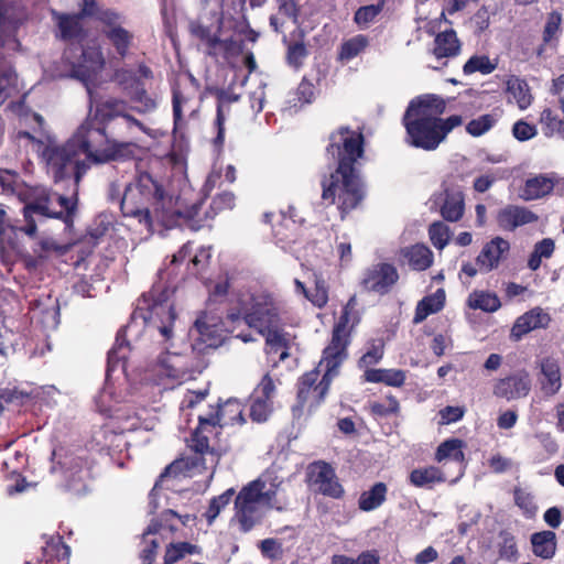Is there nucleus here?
Listing matches in <instances>:
<instances>
[{
    "instance_id": "f257e3e1",
    "label": "nucleus",
    "mask_w": 564,
    "mask_h": 564,
    "mask_svg": "<svg viewBox=\"0 0 564 564\" xmlns=\"http://www.w3.org/2000/svg\"><path fill=\"white\" fill-rule=\"evenodd\" d=\"M141 318L145 332L151 337H159L162 345V351L152 366V371L159 378L172 380H185L191 377L192 362L185 355L171 352L174 338L175 312L173 305L167 301L151 302L150 296L143 295L133 313V322L127 326L124 333L132 334L137 326V321Z\"/></svg>"
},
{
    "instance_id": "f03ea898",
    "label": "nucleus",
    "mask_w": 564,
    "mask_h": 564,
    "mask_svg": "<svg viewBox=\"0 0 564 564\" xmlns=\"http://www.w3.org/2000/svg\"><path fill=\"white\" fill-rule=\"evenodd\" d=\"M327 151L338 160V166L329 177L322 182V199L327 204H337L343 214L356 208L365 192L354 163L364 153L362 135L340 128L330 135Z\"/></svg>"
},
{
    "instance_id": "ea45409f",
    "label": "nucleus",
    "mask_w": 564,
    "mask_h": 564,
    "mask_svg": "<svg viewBox=\"0 0 564 564\" xmlns=\"http://www.w3.org/2000/svg\"><path fill=\"white\" fill-rule=\"evenodd\" d=\"M445 480L444 474L434 466L416 468L410 474V481L415 487H430L435 482H443Z\"/></svg>"
},
{
    "instance_id": "4d7b16f0",
    "label": "nucleus",
    "mask_w": 564,
    "mask_h": 564,
    "mask_svg": "<svg viewBox=\"0 0 564 564\" xmlns=\"http://www.w3.org/2000/svg\"><path fill=\"white\" fill-rule=\"evenodd\" d=\"M187 101L188 99L180 90L173 91L174 133L178 132L184 124L182 110Z\"/></svg>"
},
{
    "instance_id": "13d9d810",
    "label": "nucleus",
    "mask_w": 564,
    "mask_h": 564,
    "mask_svg": "<svg viewBox=\"0 0 564 564\" xmlns=\"http://www.w3.org/2000/svg\"><path fill=\"white\" fill-rule=\"evenodd\" d=\"M332 564H379V560L375 554L364 552L357 558L346 555H334Z\"/></svg>"
},
{
    "instance_id": "052dcab7",
    "label": "nucleus",
    "mask_w": 564,
    "mask_h": 564,
    "mask_svg": "<svg viewBox=\"0 0 564 564\" xmlns=\"http://www.w3.org/2000/svg\"><path fill=\"white\" fill-rule=\"evenodd\" d=\"M306 297L317 307H323L328 301V292L325 281L317 279L315 289L307 292Z\"/></svg>"
},
{
    "instance_id": "0eeeda50",
    "label": "nucleus",
    "mask_w": 564,
    "mask_h": 564,
    "mask_svg": "<svg viewBox=\"0 0 564 564\" xmlns=\"http://www.w3.org/2000/svg\"><path fill=\"white\" fill-rule=\"evenodd\" d=\"M102 138L104 129L87 121L66 143L50 142L44 148L42 155L55 181L74 177L77 184L88 167L86 160H91V147Z\"/></svg>"
},
{
    "instance_id": "aec40b11",
    "label": "nucleus",
    "mask_w": 564,
    "mask_h": 564,
    "mask_svg": "<svg viewBox=\"0 0 564 564\" xmlns=\"http://www.w3.org/2000/svg\"><path fill=\"white\" fill-rule=\"evenodd\" d=\"M108 109V116L115 119L117 128H126L129 137L133 138L137 130L154 137L153 130L147 127L141 120L137 119L127 105L121 100L107 101L105 105Z\"/></svg>"
},
{
    "instance_id": "423d86ee",
    "label": "nucleus",
    "mask_w": 564,
    "mask_h": 564,
    "mask_svg": "<svg viewBox=\"0 0 564 564\" xmlns=\"http://www.w3.org/2000/svg\"><path fill=\"white\" fill-rule=\"evenodd\" d=\"M227 319L238 325L246 324L264 336L268 354L280 352L281 361L289 357V350L295 346L296 336L279 327L278 308L268 294H250L241 301L240 312L228 315Z\"/></svg>"
},
{
    "instance_id": "680f3d73",
    "label": "nucleus",
    "mask_w": 564,
    "mask_h": 564,
    "mask_svg": "<svg viewBox=\"0 0 564 564\" xmlns=\"http://www.w3.org/2000/svg\"><path fill=\"white\" fill-rule=\"evenodd\" d=\"M380 7L378 6H367L357 10L355 13V22L361 28L365 29L368 26L370 22L379 14Z\"/></svg>"
},
{
    "instance_id": "0e129e2a",
    "label": "nucleus",
    "mask_w": 564,
    "mask_h": 564,
    "mask_svg": "<svg viewBox=\"0 0 564 564\" xmlns=\"http://www.w3.org/2000/svg\"><path fill=\"white\" fill-rule=\"evenodd\" d=\"M126 358H127V355H126L124 340H123L122 336L119 334L116 338V344H115L113 348L108 354V364H109L108 371L111 370V368L113 367L116 361L123 360Z\"/></svg>"
},
{
    "instance_id": "6e6d98bb",
    "label": "nucleus",
    "mask_w": 564,
    "mask_h": 564,
    "mask_svg": "<svg viewBox=\"0 0 564 564\" xmlns=\"http://www.w3.org/2000/svg\"><path fill=\"white\" fill-rule=\"evenodd\" d=\"M369 406L371 413L378 416H388L399 411V402L392 395L387 397L382 402H371Z\"/></svg>"
},
{
    "instance_id": "c85d7f7f",
    "label": "nucleus",
    "mask_w": 564,
    "mask_h": 564,
    "mask_svg": "<svg viewBox=\"0 0 564 564\" xmlns=\"http://www.w3.org/2000/svg\"><path fill=\"white\" fill-rule=\"evenodd\" d=\"M401 256L416 271L426 270L433 263L432 251L426 246L420 243L401 249Z\"/></svg>"
},
{
    "instance_id": "f704fd0d",
    "label": "nucleus",
    "mask_w": 564,
    "mask_h": 564,
    "mask_svg": "<svg viewBox=\"0 0 564 564\" xmlns=\"http://www.w3.org/2000/svg\"><path fill=\"white\" fill-rule=\"evenodd\" d=\"M364 377L368 382H383L391 387H401L405 381V372L399 369H367Z\"/></svg>"
},
{
    "instance_id": "b1692460",
    "label": "nucleus",
    "mask_w": 564,
    "mask_h": 564,
    "mask_svg": "<svg viewBox=\"0 0 564 564\" xmlns=\"http://www.w3.org/2000/svg\"><path fill=\"white\" fill-rule=\"evenodd\" d=\"M551 318L550 315L540 307H535L523 315L519 316L510 333L511 339L518 341L528 333L538 329L545 328Z\"/></svg>"
},
{
    "instance_id": "9d476101",
    "label": "nucleus",
    "mask_w": 564,
    "mask_h": 564,
    "mask_svg": "<svg viewBox=\"0 0 564 564\" xmlns=\"http://www.w3.org/2000/svg\"><path fill=\"white\" fill-rule=\"evenodd\" d=\"M83 13L101 24L102 34L121 57L128 54L133 43V33L124 28L122 13L100 7L96 0H83Z\"/></svg>"
},
{
    "instance_id": "37998d69",
    "label": "nucleus",
    "mask_w": 564,
    "mask_h": 564,
    "mask_svg": "<svg viewBox=\"0 0 564 564\" xmlns=\"http://www.w3.org/2000/svg\"><path fill=\"white\" fill-rule=\"evenodd\" d=\"M497 67V63L491 62L488 56L475 55L471 56L464 65L463 70L466 75L479 72L481 74H490Z\"/></svg>"
},
{
    "instance_id": "69168bd1",
    "label": "nucleus",
    "mask_w": 564,
    "mask_h": 564,
    "mask_svg": "<svg viewBox=\"0 0 564 564\" xmlns=\"http://www.w3.org/2000/svg\"><path fill=\"white\" fill-rule=\"evenodd\" d=\"M512 133L519 141H527L535 135L536 130L533 126L520 120L513 124Z\"/></svg>"
},
{
    "instance_id": "58836bf2",
    "label": "nucleus",
    "mask_w": 564,
    "mask_h": 564,
    "mask_svg": "<svg viewBox=\"0 0 564 564\" xmlns=\"http://www.w3.org/2000/svg\"><path fill=\"white\" fill-rule=\"evenodd\" d=\"M132 106L130 110L147 116L154 112L158 108V100L155 97L150 96L144 88L137 87L130 95Z\"/></svg>"
},
{
    "instance_id": "a19ab883",
    "label": "nucleus",
    "mask_w": 564,
    "mask_h": 564,
    "mask_svg": "<svg viewBox=\"0 0 564 564\" xmlns=\"http://www.w3.org/2000/svg\"><path fill=\"white\" fill-rule=\"evenodd\" d=\"M368 45L369 40L366 35H355L341 43L338 59L341 62H349L364 52Z\"/></svg>"
},
{
    "instance_id": "dca6fc26",
    "label": "nucleus",
    "mask_w": 564,
    "mask_h": 564,
    "mask_svg": "<svg viewBox=\"0 0 564 564\" xmlns=\"http://www.w3.org/2000/svg\"><path fill=\"white\" fill-rule=\"evenodd\" d=\"M105 58L99 44L94 43L82 50L80 61L72 64L69 76L87 84L93 76L102 69Z\"/></svg>"
},
{
    "instance_id": "a18cd8bd",
    "label": "nucleus",
    "mask_w": 564,
    "mask_h": 564,
    "mask_svg": "<svg viewBox=\"0 0 564 564\" xmlns=\"http://www.w3.org/2000/svg\"><path fill=\"white\" fill-rule=\"evenodd\" d=\"M384 344L381 339H376L370 343L367 351L359 359V367L365 369H372L371 366L378 364L383 357Z\"/></svg>"
},
{
    "instance_id": "a211bd4d",
    "label": "nucleus",
    "mask_w": 564,
    "mask_h": 564,
    "mask_svg": "<svg viewBox=\"0 0 564 564\" xmlns=\"http://www.w3.org/2000/svg\"><path fill=\"white\" fill-rule=\"evenodd\" d=\"M135 144L132 142H117L104 138L96 141L91 147V161L105 163L108 161L126 160L133 156Z\"/></svg>"
},
{
    "instance_id": "5701e85b",
    "label": "nucleus",
    "mask_w": 564,
    "mask_h": 564,
    "mask_svg": "<svg viewBox=\"0 0 564 564\" xmlns=\"http://www.w3.org/2000/svg\"><path fill=\"white\" fill-rule=\"evenodd\" d=\"M509 250V241L501 237H496L484 246L476 258V265L481 272H490L498 268L501 260L508 254Z\"/></svg>"
},
{
    "instance_id": "5fc2aeb1",
    "label": "nucleus",
    "mask_w": 564,
    "mask_h": 564,
    "mask_svg": "<svg viewBox=\"0 0 564 564\" xmlns=\"http://www.w3.org/2000/svg\"><path fill=\"white\" fill-rule=\"evenodd\" d=\"M514 502L528 518H531L535 514L538 508L533 496L529 491L521 488H516Z\"/></svg>"
},
{
    "instance_id": "f8f14e48",
    "label": "nucleus",
    "mask_w": 564,
    "mask_h": 564,
    "mask_svg": "<svg viewBox=\"0 0 564 564\" xmlns=\"http://www.w3.org/2000/svg\"><path fill=\"white\" fill-rule=\"evenodd\" d=\"M189 514L181 516L172 509L162 512L159 520H152L148 529L143 533V542L148 544L142 551L143 564H152L155 557L156 549L160 545V538L165 533H173L176 528L172 520L178 519L183 524H187L191 520Z\"/></svg>"
},
{
    "instance_id": "09e8293b",
    "label": "nucleus",
    "mask_w": 564,
    "mask_h": 564,
    "mask_svg": "<svg viewBox=\"0 0 564 564\" xmlns=\"http://www.w3.org/2000/svg\"><path fill=\"white\" fill-rule=\"evenodd\" d=\"M496 122L497 119L494 115H482L469 121L468 124L466 126V130L473 137H480L485 134L487 131H489L495 126Z\"/></svg>"
},
{
    "instance_id": "c756f323",
    "label": "nucleus",
    "mask_w": 564,
    "mask_h": 564,
    "mask_svg": "<svg viewBox=\"0 0 564 564\" xmlns=\"http://www.w3.org/2000/svg\"><path fill=\"white\" fill-rule=\"evenodd\" d=\"M54 17L56 19L62 39L72 41V40H78L83 35L84 29H83L80 20L83 17H86L83 13V9L80 10V13H78V14L54 13Z\"/></svg>"
},
{
    "instance_id": "1a4fd4ad",
    "label": "nucleus",
    "mask_w": 564,
    "mask_h": 564,
    "mask_svg": "<svg viewBox=\"0 0 564 564\" xmlns=\"http://www.w3.org/2000/svg\"><path fill=\"white\" fill-rule=\"evenodd\" d=\"M74 207L75 203L72 198L48 193L43 188L39 191L37 196L31 203L23 207L24 226L11 224L6 218V212L0 208V242L1 245L8 243L12 249H18L13 236H17L18 232H24L32 237L36 231L35 215L46 218H61L64 212L69 213Z\"/></svg>"
},
{
    "instance_id": "f3484780",
    "label": "nucleus",
    "mask_w": 564,
    "mask_h": 564,
    "mask_svg": "<svg viewBox=\"0 0 564 564\" xmlns=\"http://www.w3.org/2000/svg\"><path fill=\"white\" fill-rule=\"evenodd\" d=\"M539 369L536 380L545 397L555 395L562 388V372L558 359L545 356L536 360Z\"/></svg>"
},
{
    "instance_id": "7ed1b4c3",
    "label": "nucleus",
    "mask_w": 564,
    "mask_h": 564,
    "mask_svg": "<svg viewBox=\"0 0 564 564\" xmlns=\"http://www.w3.org/2000/svg\"><path fill=\"white\" fill-rule=\"evenodd\" d=\"M356 297L349 299L343 314L334 327L330 344L324 349L323 358L317 368L304 373L299 381L297 401L293 406V415L300 417L304 411L311 414L325 399L337 369L347 357V324L349 314L355 310Z\"/></svg>"
},
{
    "instance_id": "39448f33",
    "label": "nucleus",
    "mask_w": 564,
    "mask_h": 564,
    "mask_svg": "<svg viewBox=\"0 0 564 564\" xmlns=\"http://www.w3.org/2000/svg\"><path fill=\"white\" fill-rule=\"evenodd\" d=\"M124 217L134 218L149 231L156 226L172 228L183 218L178 209L173 208L171 198H165L159 184L148 173H141L130 183L120 202Z\"/></svg>"
},
{
    "instance_id": "4be33fe9",
    "label": "nucleus",
    "mask_w": 564,
    "mask_h": 564,
    "mask_svg": "<svg viewBox=\"0 0 564 564\" xmlns=\"http://www.w3.org/2000/svg\"><path fill=\"white\" fill-rule=\"evenodd\" d=\"M444 203L441 207V214L447 221H457L464 214V195L460 187L456 184V177L448 176L443 181Z\"/></svg>"
},
{
    "instance_id": "c9c22d12",
    "label": "nucleus",
    "mask_w": 564,
    "mask_h": 564,
    "mask_svg": "<svg viewBox=\"0 0 564 564\" xmlns=\"http://www.w3.org/2000/svg\"><path fill=\"white\" fill-rule=\"evenodd\" d=\"M467 304L473 310H480L487 313H494L501 306V302L496 293L484 290L471 292Z\"/></svg>"
},
{
    "instance_id": "3c124183",
    "label": "nucleus",
    "mask_w": 564,
    "mask_h": 564,
    "mask_svg": "<svg viewBox=\"0 0 564 564\" xmlns=\"http://www.w3.org/2000/svg\"><path fill=\"white\" fill-rule=\"evenodd\" d=\"M235 494V490L232 488L227 489L225 492H223L220 496L215 497L210 503L209 508L206 511V518L208 521V524H212L214 520L218 517L220 511L228 506V503L231 501V498Z\"/></svg>"
},
{
    "instance_id": "cd10ccee",
    "label": "nucleus",
    "mask_w": 564,
    "mask_h": 564,
    "mask_svg": "<svg viewBox=\"0 0 564 564\" xmlns=\"http://www.w3.org/2000/svg\"><path fill=\"white\" fill-rule=\"evenodd\" d=\"M444 304L445 292L443 289H438L433 294L423 297L415 307L413 323H422L427 316L440 312L444 307Z\"/></svg>"
},
{
    "instance_id": "c03bdc74",
    "label": "nucleus",
    "mask_w": 564,
    "mask_h": 564,
    "mask_svg": "<svg viewBox=\"0 0 564 564\" xmlns=\"http://www.w3.org/2000/svg\"><path fill=\"white\" fill-rule=\"evenodd\" d=\"M18 77L13 69L0 67V106L17 91Z\"/></svg>"
},
{
    "instance_id": "49530a36",
    "label": "nucleus",
    "mask_w": 564,
    "mask_h": 564,
    "mask_svg": "<svg viewBox=\"0 0 564 564\" xmlns=\"http://www.w3.org/2000/svg\"><path fill=\"white\" fill-rule=\"evenodd\" d=\"M118 403V400L113 397L112 388L107 384L99 395L96 398V405L100 413L115 416L118 410L115 409V405Z\"/></svg>"
},
{
    "instance_id": "338daca9",
    "label": "nucleus",
    "mask_w": 564,
    "mask_h": 564,
    "mask_svg": "<svg viewBox=\"0 0 564 564\" xmlns=\"http://www.w3.org/2000/svg\"><path fill=\"white\" fill-rule=\"evenodd\" d=\"M500 555L507 560H516L518 556V547L516 540L512 535L506 534L503 536L501 546H500Z\"/></svg>"
},
{
    "instance_id": "e2e57ef3",
    "label": "nucleus",
    "mask_w": 564,
    "mask_h": 564,
    "mask_svg": "<svg viewBox=\"0 0 564 564\" xmlns=\"http://www.w3.org/2000/svg\"><path fill=\"white\" fill-rule=\"evenodd\" d=\"M307 51L303 43H294L289 46L288 62L293 67L297 68L302 65L303 59L306 57Z\"/></svg>"
},
{
    "instance_id": "ddd939ff",
    "label": "nucleus",
    "mask_w": 564,
    "mask_h": 564,
    "mask_svg": "<svg viewBox=\"0 0 564 564\" xmlns=\"http://www.w3.org/2000/svg\"><path fill=\"white\" fill-rule=\"evenodd\" d=\"M227 332H235V328L229 329L217 313L202 312L195 319L191 336L205 344L206 348H216L223 344Z\"/></svg>"
},
{
    "instance_id": "bf43d9fd",
    "label": "nucleus",
    "mask_w": 564,
    "mask_h": 564,
    "mask_svg": "<svg viewBox=\"0 0 564 564\" xmlns=\"http://www.w3.org/2000/svg\"><path fill=\"white\" fill-rule=\"evenodd\" d=\"M561 22L562 15L558 12L553 11L547 15L543 31V41L545 43H549L556 37L560 31Z\"/></svg>"
},
{
    "instance_id": "79ce46f5",
    "label": "nucleus",
    "mask_w": 564,
    "mask_h": 564,
    "mask_svg": "<svg viewBox=\"0 0 564 564\" xmlns=\"http://www.w3.org/2000/svg\"><path fill=\"white\" fill-rule=\"evenodd\" d=\"M463 442L457 438L448 440L443 442L436 452L437 462L451 459L459 465L464 460V453L462 451Z\"/></svg>"
},
{
    "instance_id": "6e6552de",
    "label": "nucleus",
    "mask_w": 564,
    "mask_h": 564,
    "mask_svg": "<svg viewBox=\"0 0 564 564\" xmlns=\"http://www.w3.org/2000/svg\"><path fill=\"white\" fill-rule=\"evenodd\" d=\"M280 487L281 481L272 473H264L242 487L235 500L241 531H250L269 510L286 509L288 501L279 497Z\"/></svg>"
},
{
    "instance_id": "9b49d317",
    "label": "nucleus",
    "mask_w": 564,
    "mask_h": 564,
    "mask_svg": "<svg viewBox=\"0 0 564 564\" xmlns=\"http://www.w3.org/2000/svg\"><path fill=\"white\" fill-rule=\"evenodd\" d=\"M223 21V1L203 0L198 19L189 22L188 29L192 36L199 40L209 54H215L223 46L220 40Z\"/></svg>"
},
{
    "instance_id": "72a5a7b5",
    "label": "nucleus",
    "mask_w": 564,
    "mask_h": 564,
    "mask_svg": "<svg viewBox=\"0 0 564 564\" xmlns=\"http://www.w3.org/2000/svg\"><path fill=\"white\" fill-rule=\"evenodd\" d=\"M507 93L510 100H514L521 110L527 109L532 102L529 85L519 77L511 76L507 80Z\"/></svg>"
},
{
    "instance_id": "2eb2a0df",
    "label": "nucleus",
    "mask_w": 564,
    "mask_h": 564,
    "mask_svg": "<svg viewBox=\"0 0 564 564\" xmlns=\"http://www.w3.org/2000/svg\"><path fill=\"white\" fill-rule=\"evenodd\" d=\"M307 477L311 487L324 496L338 499L344 494V489L338 482L334 469L324 462L311 464L308 466Z\"/></svg>"
},
{
    "instance_id": "8fccbe9b",
    "label": "nucleus",
    "mask_w": 564,
    "mask_h": 564,
    "mask_svg": "<svg viewBox=\"0 0 564 564\" xmlns=\"http://www.w3.org/2000/svg\"><path fill=\"white\" fill-rule=\"evenodd\" d=\"M32 318L41 323L44 328L54 329L59 323L58 308L55 305L44 310L34 308L32 311Z\"/></svg>"
},
{
    "instance_id": "473e14b6",
    "label": "nucleus",
    "mask_w": 564,
    "mask_h": 564,
    "mask_svg": "<svg viewBox=\"0 0 564 564\" xmlns=\"http://www.w3.org/2000/svg\"><path fill=\"white\" fill-rule=\"evenodd\" d=\"M554 182L551 177L539 175L527 180L521 197L525 200L541 198L552 192Z\"/></svg>"
},
{
    "instance_id": "393cba45",
    "label": "nucleus",
    "mask_w": 564,
    "mask_h": 564,
    "mask_svg": "<svg viewBox=\"0 0 564 564\" xmlns=\"http://www.w3.org/2000/svg\"><path fill=\"white\" fill-rule=\"evenodd\" d=\"M538 220V216L527 207L508 205L500 209L497 215L498 226L502 230L513 231L518 227L532 224Z\"/></svg>"
},
{
    "instance_id": "603ef678",
    "label": "nucleus",
    "mask_w": 564,
    "mask_h": 564,
    "mask_svg": "<svg viewBox=\"0 0 564 564\" xmlns=\"http://www.w3.org/2000/svg\"><path fill=\"white\" fill-rule=\"evenodd\" d=\"M66 248L56 243L52 238H41L33 247V252L39 258H47L51 254H63Z\"/></svg>"
},
{
    "instance_id": "864d4df0",
    "label": "nucleus",
    "mask_w": 564,
    "mask_h": 564,
    "mask_svg": "<svg viewBox=\"0 0 564 564\" xmlns=\"http://www.w3.org/2000/svg\"><path fill=\"white\" fill-rule=\"evenodd\" d=\"M195 550V546L186 543H170L166 547L163 564H173L181 560L185 554H191Z\"/></svg>"
},
{
    "instance_id": "412c9836",
    "label": "nucleus",
    "mask_w": 564,
    "mask_h": 564,
    "mask_svg": "<svg viewBox=\"0 0 564 564\" xmlns=\"http://www.w3.org/2000/svg\"><path fill=\"white\" fill-rule=\"evenodd\" d=\"M531 391L529 373L520 371L497 381L494 394L508 401L524 398Z\"/></svg>"
},
{
    "instance_id": "774afa93",
    "label": "nucleus",
    "mask_w": 564,
    "mask_h": 564,
    "mask_svg": "<svg viewBox=\"0 0 564 564\" xmlns=\"http://www.w3.org/2000/svg\"><path fill=\"white\" fill-rule=\"evenodd\" d=\"M262 554L270 558H276L281 554V544L275 539H265L260 542Z\"/></svg>"
},
{
    "instance_id": "6ab92c4d",
    "label": "nucleus",
    "mask_w": 564,
    "mask_h": 564,
    "mask_svg": "<svg viewBox=\"0 0 564 564\" xmlns=\"http://www.w3.org/2000/svg\"><path fill=\"white\" fill-rule=\"evenodd\" d=\"M398 279L399 274L393 265L379 263L365 272L361 284L366 290L383 294L389 291Z\"/></svg>"
},
{
    "instance_id": "4468645a",
    "label": "nucleus",
    "mask_w": 564,
    "mask_h": 564,
    "mask_svg": "<svg viewBox=\"0 0 564 564\" xmlns=\"http://www.w3.org/2000/svg\"><path fill=\"white\" fill-rule=\"evenodd\" d=\"M276 387L269 375L263 376L250 397V416L252 421L265 422L273 411Z\"/></svg>"
},
{
    "instance_id": "4c0bfd02",
    "label": "nucleus",
    "mask_w": 564,
    "mask_h": 564,
    "mask_svg": "<svg viewBox=\"0 0 564 564\" xmlns=\"http://www.w3.org/2000/svg\"><path fill=\"white\" fill-rule=\"evenodd\" d=\"M387 490L386 484H375L369 490L360 495L358 500L359 509L371 511L379 508L386 500Z\"/></svg>"
},
{
    "instance_id": "de8ad7c7",
    "label": "nucleus",
    "mask_w": 564,
    "mask_h": 564,
    "mask_svg": "<svg viewBox=\"0 0 564 564\" xmlns=\"http://www.w3.org/2000/svg\"><path fill=\"white\" fill-rule=\"evenodd\" d=\"M429 235L433 246L442 250L449 241L451 230L444 223L435 221L430 226Z\"/></svg>"
},
{
    "instance_id": "7c9ffc66",
    "label": "nucleus",
    "mask_w": 564,
    "mask_h": 564,
    "mask_svg": "<svg viewBox=\"0 0 564 564\" xmlns=\"http://www.w3.org/2000/svg\"><path fill=\"white\" fill-rule=\"evenodd\" d=\"M459 51L460 43L454 30H445L436 35L433 54L437 58L456 56Z\"/></svg>"
},
{
    "instance_id": "e433bc0d",
    "label": "nucleus",
    "mask_w": 564,
    "mask_h": 564,
    "mask_svg": "<svg viewBox=\"0 0 564 564\" xmlns=\"http://www.w3.org/2000/svg\"><path fill=\"white\" fill-rule=\"evenodd\" d=\"M555 251V242L551 238H544L538 241L528 258L527 265L531 271H536L541 268L543 260L552 258Z\"/></svg>"
},
{
    "instance_id": "a878e982",
    "label": "nucleus",
    "mask_w": 564,
    "mask_h": 564,
    "mask_svg": "<svg viewBox=\"0 0 564 564\" xmlns=\"http://www.w3.org/2000/svg\"><path fill=\"white\" fill-rule=\"evenodd\" d=\"M199 422L200 424L241 425L246 422L242 404L237 399H228L224 404L219 405L216 415L210 417L199 416Z\"/></svg>"
},
{
    "instance_id": "2f4dec72",
    "label": "nucleus",
    "mask_w": 564,
    "mask_h": 564,
    "mask_svg": "<svg viewBox=\"0 0 564 564\" xmlns=\"http://www.w3.org/2000/svg\"><path fill=\"white\" fill-rule=\"evenodd\" d=\"M533 553L544 560L552 558L556 551V535L553 531H542L531 535Z\"/></svg>"
},
{
    "instance_id": "bb28decb",
    "label": "nucleus",
    "mask_w": 564,
    "mask_h": 564,
    "mask_svg": "<svg viewBox=\"0 0 564 564\" xmlns=\"http://www.w3.org/2000/svg\"><path fill=\"white\" fill-rule=\"evenodd\" d=\"M540 121L546 137L557 135L564 140V99H558V106L544 109Z\"/></svg>"
},
{
    "instance_id": "20e7f679",
    "label": "nucleus",
    "mask_w": 564,
    "mask_h": 564,
    "mask_svg": "<svg viewBox=\"0 0 564 564\" xmlns=\"http://www.w3.org/2000/svg\"><path fill=\"white\" fill-rule=\"evenodd\" d=\"M445 108V100L436 95L413 99L403 117L406 143L425 151L436 150L448 133L463 123L459 115L442 119Z\"/></svg>"
}]
</instances>
